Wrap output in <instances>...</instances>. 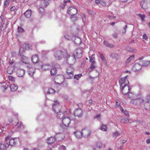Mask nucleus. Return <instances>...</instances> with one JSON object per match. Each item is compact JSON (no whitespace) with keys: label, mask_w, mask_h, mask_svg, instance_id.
<instances>
[{"label":"nucleus","mask_w":150,"mask_h":150,"mask_svg":"<svg viewBox=\"0 0 150 150\" xmlns=\"http://www.w3.org/2000/svg\"><path fill=\"white\" fill-rule=\"evenodd\" d=\"M127 76L121 78L119 80L121 88L122 89V94H132L130 92V88L128 86L129 83L128 80L127 79Z\"/></svg>","instance_id":"f257e3e1"},{"label":"nucleus","mask_w":150,"mask_h":150,"mask_svg":"<svg viewBox=\"0 0 150 150\" xmlns=\"http://www.w3.org/2000/svg\"><path fill=\"white\" fill-rule=\"evenodd\" d=\"M54 103L53 104L52 110L56 113L57 117L58 118L61 119L64 117V115L63 113L60 112L61 106L58 100H54Z\"/></svg>","instance_id":"f03ea898"},{"label":"nucleus","mask_w":150,"mask_h":150,"mask_svg":"<svg viewBox=\"0 0 150 150\" xmlns=\"http://www.w3.org/2000/svg\"><path fill=\"white\" fill-rule=\"evenodd\" d=\"M54 56L55 59L57 60L61 59L62 58L68 59L70 57V55L68 54L67 50H64L55 51Z\"/></svg>","instance_id":"7ed1b4c3"},{"label":"nucleus","mask_w":150,"mask_h":150,"mask_svg":"<svg viewBox=\"0 0 150 150\" xmlns=\"http://www.w3.org/2000/svg\"><path fill=\"white\" fill-rule=\"evenodd\" d=\"M82 55V51L80 48L77 49L75 50L73 54V56L71 57L70 59L69 60V62L71 64H73L76 61L75 57L78 59L81 58Z\"/></svg>","instance_id":"20e7f679"},{"label":"nucleus","mask_w":150,"mask_h":150,"mask_svg":"<svg viewBox=\"0 0 150 150\" xmlns=\"http://www.w3.org/2000/svg\"><path fill=\"white\" fill-rule=\"evenodd\" d=\"M62 124L61 126L62 129H66L69 127L71 122V120L68 117H65L62 120Z\"/></svg>","instance_id":"39448f33"},{"label":"nucleus","mask_w":150,"mask_h":150,"mask_svg":"<svg viewBox=\"0 0 150 150\" xmlns=\"http://www.w3.org/2000/svg\"><path fill=\"white\" fill-rule=\"evenodd\" d=\"M55 82L57 84H62L64 80V76L62 75H59L56 76L54 79Z\"/></svg>","instance_id":"423d86ee"},{"label":"nucleus","mask_w":150,"mask_h":150,"mask_svg":"<svg viewBox=\"0 0 150 150\" xmlns=\"http://www.w3.org/2000/svg\"><path fill=\"white\" fill-rule=\"evenodd\" d=\"M77 13V11L75 7H69L68 9L67 13L71 16H75Z\"/></svg>","instance_id":"0eeeda50"},{"label":"nucleus","mask_w":150,"mask_h":150,"mask_svg":"<svg viewBox=\"0 0 150 150\" xmlns=\"http://www.w3.org/2000/svg\"><path fill=\"white\" fill-rule=\"evenodd\" d=\"M82 136L85 138L88 137L91 134V131L87 128H83L81 130Z\"/></svg>","instance_id":"6e6552de"},{"label":"nucleus","mask_w":150,"mask_h":150,"mask_svg":"<svg viewBox=\"0 0 150 150\" xmlns=\"http://www.w3.org/2000/svg\"><path fill=\"white\" fill-rule=\"evenodd\" d=\"M142 67L141 64L139 63H135L133 65L132 69L134 71H136L139 70Z\"/></svg>","instance_id":"1a4fd4ad"},{"label":"nucleus","mask_w":150,"mask_h":150,"mask_svg":"<svg viewBox=\"0 0 150 150\" xmlns=\"http://www.w3.org/2000/svg\"><path fill=\"white\" fill-rule=\"evenodd\" d=\"M39 63L41 65V69L43 71H46L48 70L51 67V66L50 65L48 64L42 65V62H39Z\"/></svg>","instance_id":"9d476101"},{"label":"nucleus","mask_w":150,"mask_h":150,"mask_svg":"<svg viewBox=\"0 0 150 150\" xmlns=\"http://www.w3.org/2000/svg\"><path fill=\"white\" fill-rule=\"evenodd\" d=\"M82 114L83 111L80 109H76L75 111L74 115L76 116L80 117L82 116Z\"/></svg>","instance_id":"9b49d317"},{"label":"nucleus","mask_w":150,"mask_h":150,"mask_svg":"<svg viewBox=\"0 0 150 150\" xmlns=\"http://www.w3.org/2000/svg\"><path fill=\"white\" fill-rule=\"evenodd\" d=\"M69 69L71 70V71H69V69H67V78L68 79H71L73 77V69L72 68H70Z\"/></svg>","instance_id":"f8f14e48"},{"label":"nucleus","mask_w":150,"mask_h":150,"mask_svg":"<svg viewBox=\"0 0 150 150\" xmlns=\"http://www.w3.org/2000/svg\"><path fill=\"white\" fill-rule=\"evenodd\" d=\"M74 134L75 137L77 139H80L83 137L81 131H80L77 130L74 132Z\"/></svg>","instance_id":"ddd939ff"},{"label":"nucleus","mask_w":150,"mask_h":150,"mask_svg":"<svg viewBox=\"0 0 150 150\" xmlns=\"http://www.w3.org/2000/svg\"><path fill=\"white\" fill-rule=\"evenodd\" d=\"M25 74V71L22 69H18L17 71V74L18 77H22Z\"/></svg>","instance_id":"4468645a"},{"label":"nucleus","mask_w":150,"mask_h":150,"mask_svg":"<svg viewBox=\"0 0 150 150\" xmlns=\"http://www.w3.org/2000/svg\"><path fill=\"white\" fill-rule=\"evenodd\" d=\"M21 60L23 63L27 64H28L29 59L28 58L24 55L21 56Z\"/></svg>","instance_id":"2eb2a0df"},{"label":"nucleus","mask_w":150,"mask_h":150,"mask_svg":"<svg viewBox=\"0 0 150 150\" xmlns=\"http://www.w3.org/2000/svg\"><path fill=\"white\" fill-rule=\"evenodd\" d=\"M9 146V144L7 143L4 144L0 143V149H4V150L6 149Z\"/></svg>","instance_id":"dca6fc26"},{"label":"nucleus","mask_w":150,"mask_h":150,"mask_svg":"<svg viewBox=\"0 0 150 150\" xmlns=\"http://www.w3.org/2000/svg\"><path fill=\"white\" fill-rule=\"evenodd\" d=\"M32 60L34 63H37L39 61V58L38 55H33L32 57Z\"/></svg>","instance_id":"f3484780"},{"label":"nucleus","mask_w":150,"mask_h":150,"mask_svg":"<svg viewBox=\"0 0 150 150\" xmlns=\"http://www.w3.org/2000/svg\"><path fill=\"white\" fill-rule=\"evenodd\" d=\"M55 140V137H51L47 139V142L48 144H51L54 143Z\"/></svg>","instance_id":"a211bd4d"},{"label":"nucleus","mask_w":150,"mask_h":150,"mask_svg":"<svg viewBox=\"0 0 150 150\" xmlns=\"http://www.w3.org/2000/svg\"><path fill=\"white\" fill-rule=\"evenodd\" d=\"M140 63L141 65H142L143 66H147L150 64V62L147 60H141L140 61Z\"/></svg>","instance_id":"6ab92c4d"},{"label":"nucleus","mask_w":150,"mask_h":150,"mask_svg":"<svg viewBox=\"0 0 150 150\" xmlns=\"http://www.w3.org/2000/svg\"><path fill=\"white\" fill-rule=\"evenodd\" d=\"M55 137L56 139H57L59 141L63 139L64 137V135L62 133H59L57 134Z\"/></svg>","instance_id":"aec40b11"},{"label":"nucleus","mask_w":150,"mask_h":150,"mask_svg":"<svg viewBox=\"0 0 150 150\" xmlns=\"http://www.w3.org/2000/svg\"><path fill=\"white\" fill-rule=\"evenodd\" d=\"M99 54L101 59L102 60L103 63L104 64H106L107 63V61L103 55L100 52H99Z\"/></svg>","instance_id":"412c9836"},{"label":"nucleus","mask_w":150,"mask_h":150,"mask_svg":"<svg viewBox=\"0 0 150 150\" xmlns=\"http://www.w3.org/2000/svg\"><path fill=\"white\" fill-rule=\"evenodd\" d=\"M10 87L11 91H15L18 89V86H16L14 84L11 85L10 86Z\"/></svg>","instance_id":"4be33fe9"},{"label":"nucleus","mask_w":150,"mask_h":150,"mask_svg":"<svg viewBox=\"0 0 150 150\" xmlns=\"http://www.w3.org/2000/svg\"><path fill=\"white\" fill-rule=\"evenodd\" d=\"M31 14V10L26 11L24 13L25 16L27 18H28L30 17Z\"/></svg>","instance_id":"5701e85b"},{"label":"nucleus","mask_w":150,"mask_h":150,"mask_svg":"<svg viewBox=\"0 0 150 150\" xmlns=\"http://www.w3.org/2000/svg\"><path fill=\"white\" fill-rule=\"evenodd\" d=\"M57 72V70L56 68H53L51 70L50 74L51 75H55Z\"/></svg>","instance_id":"b1692460"},{"label":"nucleus","mask_w":150,"mask_h":150,"mask_svg":"<svg viewBox=\"0 0 150 150\" xmlns=\"http://www.w3.org/2000/svg\"><path fill=\"white\" fill-rule=\"evenodd\" d=\"M74 41L76 44L78 45L81 43V39L80 38L77 37L75 38Z\"/></svg>","instance_id":"393cba45"},{"label":"nucleus","mask_w":150,"mask_h":150,"mask_svg":"<svg viewBox=\"0 0 150 150\" xmlns=\"http://www.w3.org/2000/svg\"><path fill=\"white\" fill-rule=\"evenodd\" d=\"M35 72V69L34 68L32 67L30 68L28 70L29 74L31 76L33 75Z\"/></svg>","instance_id":"a878e982"},{"label":"nucleus","mask_w":150,"mask_h":150,"mask_svg":"<svg viewBox=\"0 0 150 150\" xmlns=\"http://www.w3.org/2000/svg\"><path fill=\"white\" fill-rule=\"evenodd\" d=\"M140 4L142 8L145 9L146 8V3L145 2V1H142L141 2Z\"/></svg>","instance_id":"bb28decb"},{"label":"nucleus","mask_w":150,"mask_h":150,"mask_svg":"<svg viewBox=\"0 0 150 150\" xmlns=\"http://www.w3.org/2000/svg\"><path fill=\"white\" fill-rule=\"evenodd\" d=\"M49 4L47 1L45 0L42 1L41 3V5L44 7H47V6Z\"/></svg>","instance_id":"cd10ccee"},{"label":"nucleus","mask_w":150,"mask_h":150,"mask_svg":"<svg viewBox=\"0 0 150 150\" xmlns=\"http://www.w3.org/2000/svg\"><path fill=\"white\" fill-rule=\"evenodd\" d=\"M144 106L147 110H150V100L145 103Z\"/></svg>","instance_id":"c85d7f7f"},{"label":"nucleus","mask_w":150,"mask_h":150,"mask_svg":"<svg viewBox=\"0 0 150 150\" xmlns=\"http://www.w3.org/2000/svg\"><path fill=\"white\" fill-rule=\"evenodd\" d=\"M15 138L11 139L9 141V144L11 146L15 145L16 144V141L15 140Z\"/></svg>","instance_id":"c756f323"},{"label":"nucleus","mask_w":150,"mask_h":150,"mask_svg":"<svg viewBox=\"0 0 150 150\" xmlns=\"http://www.w3.org/2000/svg\"><path fill=\"white\" fill-rule=\"evenodd\" d=\"M7 72L9 74H11L13 72V68L11 67H8L7 70Z\"/></svg>","instance_id":"7c9ffc66"},{"label":"nucleus","mask_w":150,"mask_h":150,"mask_svg":"<svg viewBox=\"0 0 150 150\" xmlns=\"http://www.w3.org/2000/svg\"><path fill=\"white\" fill-rule=\"evenodd\" d=\"M93 74L94 77H96L99 76L100 73L99 71L97 70H94L93 71Z\"/></svg>","instance_id":"2f4dec72"},{"label":"nucleus","mask_w":150,"mask_h":150,"mask_svg":"<svg viewBox=\"0 0 150 150\" xmlns=\"http://www.w3.org/2000/svg\"><path fill=\"white\" fill-rule=\"evenodd\" d=\"M104 45L107 47L111 48L114 47V45H111L109 44L108 42L106 41H104Z\"/></svg>","instance_id":"473e14b6"},{"label":"nucleus","mask_w":150,"mask_h":150,"mask_svg":"<svg viewBox=\"0 0 150 150\" xmlns=\"http://www.w3.org/2000/svg\"><path fill=\"white\" fill-rule=\"evenodd\" d=\"M25 49L26 50H29L32 49V46L30 44H27L25 45Z\"/></svg>","instance_id":"72a5a7b5"},{"label":"nucleus","mask_w":150,"mask_h":150,"mask_svg":"<svg viewBox=\"0 0 150 150\" xmlns=\"http://www.w3.org/2000/svg\"><path fill=\"white\" fill-rule=\"evenodd\" d=\"M8 87V86L6 83H4L1 86V89L2 91H4Z\"/></svg>","instance_id":"f704fd0d"},{"label":"nucleus","mask_w":150,"mask_h":150,"mask_svg":"<svg viewBox=\"0 0 150 150\" xmlns=\"http://www.w3.org/2000/svg\"><path fill=\"white\" fill-rule=\"evenodd\" d=\"M134 55H131L127 59V62L129 63L131 62L134 59Z\"/></svg>","instance_id":"c9c22d12"},{"label":"nucleus","mask_w":150,"mask_h":150,"mask_svg":"<svg viewBox=\"0 0 150 150\" xmlns=\"http://www.w3.org/2000/svg\"><path fill=\"white\" fill-rule=\"evenodd\" d=\"M131 100H138V101L139 102V103H140V105H141V104H142L144 102V100L141 98H138V99H137V98H134V99H131Z\"/></svg>","instance_id":"e433bc0d"},{"label":"nucleus","mask_w":150,"mask_h":150,"mask_svg":"<svg viewBox=\"0 0 150 150\" xmlns=\"http://www.w3.org/2000/svg\"><path fill=\"white\" fill-rule=\"evenodd\" d=\"M24 52L25 51L24 49L22 47L20 48L19 50V54L21 56H23Z\"/></svg>","instance_id":"4c0bfd02"},{"label":"nucleus","mask_w":150,"mask_h":150,"mask_svg":"<svg viewBox=\"0 0 150 150\" xmlns=\"http://www.w3.org/2000/svg\"><path fill=\"white\" fill-rule=\"evenodd\" d=\"M55 92L54 90L52 88H50L49 89L47 94H53Z\"/></svg>","instance_id":"58836bf2"},{"label":"nucleus","mask_w":150,"mask_h":150,"mask_svg":"<svg viewBox=\"0 0 150 150\" xmlns=\"http://www.w3.org/2000/svg\"><path fill=\"white\" fill-rule=\"evenodd\" d=\"M100 129L103 131H106L107 129L106 125H102L100 128Z\"/></svg>","instance_id":"ea45409f"},{"label":"nucleus","mask_w":150,"mask_h":150,"mask_svg":"<svg viewBox=\"0 0 150 150\" xmlns=\"http://www.w3.org/2000/svg\"><path fill=\"white\" fill-rule=\"evenodd\" d=\"M8 78L9 81H11L12 83H13L15 82V78L13 77V76H8Z\"/></svg>","instance_id":"a19ab883"},{"label":"nucleus","mask_w":150,"mask_h":150,"mask_svg":"<svg viewBox=\"0 0 150 150\" xmlns=\"http://www.w3.org/2000/svg\"><path fill=\"white\" fill-rule=\"evenodd\" d=\"M129 122V119L127 118H123L121 120V122L123 124H125Z\"/></svg>","instance_id":"79ce46f5"},{"label":"nucleus","mask_w":150,"mask_h":150,"mask_svg":"<svg viewBox=\"0 0 150 150\" xmlns=\"http://www.w3.org/2000/svg\"><path fill=\"white\" fill-rule=\"evenodd\" d=\"M12 123L13 125L16 126L18 125H19L18 120L17 119H16L14 121H13Z\"/></svg>","instance_id":"37998d69"},{"label":"nucleus","mask_w":150,"mask_h":150,"mask_svg":"<svg viewBox=\"0 0 150 150\" xmlns=\"http://www.w3.org/2000/svg\"><path fill=\"white\" fill-rule=\"evenodd\" d=\"M103 144H102L100 142H98L96 143V146L97 148H100L102 147Z\"/></svg>","instance_id":"c03bdc74"},{"label":"nucleus","mask_w":150,"mask_h":150,"mask_svg":"<svg viewBox=\"0 0 150 150\" xmlns=\"http://www.w3.org/2000/svg\"><path fill=\"white\" fill-rule=\"evenodd\" d=\"M120 101L118 100H116V105H115V107H118L120 106Z\"/></svg>","instance_id":"a18cd8bd"},{"label":"nucleus","mask_w":150,"mask_h":150,"mask_svg":"<svg viewBox=\"0 0 150 150\" xmlns=\"http://www.w3.org/2000/svg\"><path fill=\"white\" fill-rule=\"evenodd\" d=\"M64 37L65 38L69 40L71 39V35H69L68 34H66L64 36Z\"/></svg>","instance_id":"49530a36"},{"label":"nucleus","mask_w":150,"mask_h":150,"mask_svg":"<svg viewBox=\"0 0 150 150\" xmlns=\"http://www.w3.org/2000/svg\"><path fill=\"white\" fill-rule=\"evenodd\" d=\"M44 8L43 7H40L38 9V11L40 13H42L44 11Z\"/></svg>","instance_id":"de8ad7c7"},{"label":"nucleus","mask_w":150,"mask_h":150,"mask_svg":"<svg viewBox=\"0 0 150 150\" xmlns=\"http://www.w3.org/2000/svg\"><path fill=\"white\" fill-rule=\"evenodd\" d=\"M10 0H5L4 4V5L5 7H6L9 4Z\"/></svg>","instance_id":"09e8293b"},{"label":"nucleus","mask_w":150,"mask_h":150,"mask_svg":"<svg viewBox=\"0 0 150 150\" xmlns=\"http://www.w3.org/2000/svg\"><path fill=\"white\" fill-rule=\"evenodd\" d=\"M82 74H79L77 75H75L74 77V79H76L77 80H78L81 76Z\"/></svg>","instance_id":"8fccbe9b"},{"label":"nucleus","mask_w":150,"mask_h":150,"mask_svg":"<svg viewBox=\"0 0 150 150\" xmlns=\"http://www.w3.org/2000/svg\"><path fill=\"white\" fill-rule=\"evenodd\" d=\"M18 31L19 33H22L24 32V29L21 26H19L18 27Z\"/></svg>","instance_id":"3c124183"},{"label":"nucleus","mask_w":150,"mask_h":150,"mask_svg":"<svg viewBox=\"0 0 150 150\" xmlns=\"http://www.w3.org/2000/svg\"><path fill=\"white\" fill-rule=\"evenodd\" d=\"M138 16L140 17L142 20H144V18H145V16L144 14H138Z\"/></svg>","instance_id":"603ef678"},{"label":"nucleus","mask_w":150,"mask_h":150,"mask_svg":"<svg viewBox=\"0 0 150 150\" xmlns=\"http://www.w3.org/2000/svg\"><path fill=\"white\" fill-rule=\"evenodd\" d=\"M120 135V134H119L118 132H116L114 133L113 134V137L115 138H116L117 137Z\"/></svg>","instance_id":"864d4df0"},{"label":"nucleus","mask_w":150,"mask_h":150,"mask_svg":"<svg viewBox=\"0 0 150 150\" xmlns=\"http://www.w3.org/2000/svg\"><path fill=\"white\" fill-rule=\"evenodd\" d=\"M100 4L103 6H106L107 5V4L105 1H101Z\"/></svg>","instance_id":"5fc2aeb1"},{"label":"nucleus","mask_w":150,"mask_h":150,"mask_svg":"<svg viewBox=\"0 0 150 150\" xmlns=\"http://www.w3.org/2000/svg\"><path fill=\"white\" fill-rule=\"evenodd\" d=\"M95 68V66L94 65V63H91V66H90L89 69H93Z\"/></svg>","instance_id":"6e6d98bb"},{"label":"nucleus","mask_w":150,"mask_h":150,"mask_svg":"<svg viewBox=\"0 0 150 150\" xmlns=\"http://www.w3.org/2000/svg\"><path fill=\"white\" fill-rule=\"evenodd\" d=\"M59 150H66V147L63 145H62L60 146L59 148Z\"/></svg>","instance_id":"4d7b16f0"},{"label":"nucleus","mask_w":150,"mask_h":150,"mask_svg":"<svg viewBox=\"0 0 150 150\" xmlns=\"http://www.w3.org/2000/svg\"><path fill=\"white\" fill-rule=\"evenodd\" d=\"M142 39L145 40H147L148 39V37L146 34L143 35L142 36Z\"/></svg>","instance_id":"13d9d810"},{"label":"nucleus","mask_w":150,"mask_h":150,"mask_svg":"<svg viewBox=\"0 0 150 150\" xmlns=\"http://www.w3.org/2000/svg\"><path fill=\"white\" fill-rule=\"evenodd\" d=\"M16 9V7L15 6L12 7L10 9L11 11H14Z\"/></svg>","instance_id":"bf43d9fd"},{"label":"nucleus","mask_w":150,"mask_h":150,"mask_svg":"<svg viewBox=\"0 0 150 150\" xmlns=\"http://www.w3.org/2000/svg\"><path fill=\"white\" fill-rule=\"evenodd\" d=\"M89 62H91V63H95V61H94V59H93L92 58H90Z\"/></svg>","instance_id":"052dcab7"},{"label":"nucleus","mask_w":150,"mask_h":150,"mask_svg":"<svg viewBox=\"0 0 150 150\" xmlns=\"http://www.w3.org/2000/svg\"><path fill=\"white\" fill-rule=\"evenodd\" d=\"M112 36L114 38H116L117 37V33H115L113 34L112 35Z\"/></svg>","instance_id":"680f3d73"},{"label":"nucleus","mask_w":150,"mask_h":150,"mask_svg":"<svg viewBox=\"0 0 150 150\" xmlns=\"http://www.w3.org/2000/svg\"><path fill=\"white\" fill-rule=\"evenodd\" d=\"M100 114H98L95 117L96 119L99 120L100 118Z\"/></svg>","instance_id":"e2e57ef3"},{"label":"nucleus","mask_w":150,"mask_h":150,"mask_svg":"<svg viewBox=\"0 0 150 150\" xmlns=\"http://www.w3.org/2000/svg\"><path fill=\"white\" fill-rule=\"evenodd\" d=\"M124 113L126 115V116H127L129 115V113L128 111H124Z\"/></svg>","instance_id":"0e129e2a"},{"label":"nucleus","mask_w":150,"mask_h":150,"mask_svg":"<svg viewBox=\"0 0 150 150\" xmlns=\"http://www.w3.org/2000/svg\"><path fill=\"white\" fill-rule=\"evenodd\" d=\"M16 53L15 52H13L11 53V55L13 57H14L16 56Z\"/></svg>","instance_id":"69168bd1"},{"label":"nucleus","mask_w":150,"mask_h":150,"mask_svg":"<svg viewBox=\"0 0 150 150\" xmlns=\"http://www.w3.org/2000/svg\"><path fill=\"white\" fill-rule=\"evenodd\" d=\"M14 63V61L13 60H11V59H10L9 60V64H12Z\"/></svg>","instance_id":"338daca9"},{"label":"nucleus","mask_w":150,"mask_h":150,"mask_svg":"<svg viewBox=\"0 0 150 150\" xmlns=\"http://www.w3.org/2000/svg\"><path fill=\"white\" fill-rule=\"evenodd\" d=\"M100 0H96V4L100 3Z\"/></svg>","instance_id":"774afa93"}]
</instances>
